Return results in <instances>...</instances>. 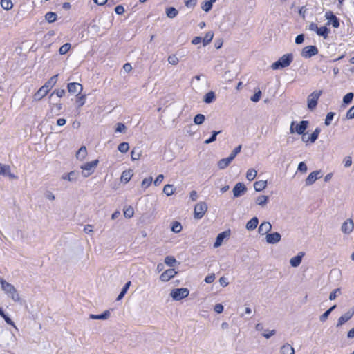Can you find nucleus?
Returning a JSON list of instances; mask_svg holds the SVG:
<instances>
[{"instance_id": "obj_22", "label": "nucleus", "mask_w": 354, "mask_h": 354, "mask_svg": "<svg viewBox=\"0 0 354 354\" xmlns=\"http://www.w3.org/2000/svg\"><path fill=\"white\" fill-rule=\"evenodd\" d=\"M259 220L257 217H253L246 223V229L249 231L254 230L258 225Z\"/></svg>"}, {"instance_id": "obj_60", "label": "nucleus", "mask_w": 354, "mask_h": 354, "mask_svg": "<svg viewBox=\"0 0 354 354\" xmlns=\"http://www.w3.org/2000/svg\"><path fill=\"white\" fill-rule=\"evenodd\" d=\"M330 313H330L328 310H327L326 311H325V312H324V313H323V314L319 317V320H320V322H325L327 320V319H328V316H329V315H330Z\"/></svg>"}, {"instance_id": "obj_44", "label": "nucleus", "mask_w": 354, "mask_h": 354, "mask_svg": "<svg viewBox=\"0 0 354 354\" xmlns=\"http://www.w3.org/2000/svg\"><path fill=\"white\" fill-rule=\"evenodd\" d=\"M215 0H209L205 1L202 5V9L205 12L210 10L212 8V3Z\"/></svg>"}, {"instance_id": "obj_37", "label": "nucleus", "mask_w": 354, "mask_h": 354, "mask_svg": "<svg viewBox=\"0 0 354 354\" xmlns=\"http://www.w3.org/2000/svg\"><path fill=\"white\" fill-rule=\"evenodd\" d=\"M325 17L328 22H338L337 17L331 11L326 12Z\"/></svg>"}, {"instance_id": "obj_15", "label": "nucleus", "mask_w": 354, "mask_h": 354, "mask_svg": "<svg viewBox=\"0 0 354 354\" xmlns=\"http://www.w3.org/2000/svg\"><path fill=\"white\" fill-rule=\"evenodd\" d=\"M266 239L268 243L275 244L281 241V236L279 232L268 233Z\"/></svg>"}, {"instance_id": "obj_21", "label": "nucleus", "mask_w": 354, "mask_h": 354, "mask_svg": "<svg viewBox=\"0 0 354 354\" xmlns=\"http://www.w3.org/2000/svg\"><path fill=\"white\" fill-rule=\"evenodd\" d=\"M352 315L350 314V311L346 312L344 315L339 317L337 319V327L342 326L344 323L351 319Z\"/></svg>"}, {"instance_id": "obj_13", "label": "nucleus", "mask_w": 354, "mask_h": 354, "mask_svg": "<svg viewBox=\"0 0 354 354\" xmlns=\"http://www.w3.org/2000/svg\"><path fill=\"white\" fill-rule=\"evenodd\" d=\"M320 171H314L311 172L305 180L306 185L309 186L313 185L317 179L321 178Z\"/></svg>"}, {"instance_id": "obj_25", "label": "nucleus", "mask_w": 354, "mask_h": 354, "mask_svg": "<svg viewBox=\"0 0 354 354\" xmlns=\"http://www.w3.org/2000/svg\"><path fill=\"white\" fill-rule=\"evenodd\" d=\"M132 177V171L131 170H125L122 173L120 180L121 182L127 183Z\"/></svg>"}, {"instance_id": "obj_59", "label": "nucleus", "mask_w": 354, "mask_h": 354, "mask_svg": "<svg viewBox=\"0 0 354 354\" xmlns=\"http://www.w3.org/2000/svg\"><path fill=\"white\" fill-rule=\"evenodd\" d=\"M346 118L348 120L354 118V105L348 110L346 112Z\"/></svg>"}, {"instance_id": "obj_34", "label": "nucleus", "mask_w": 354, "mask_h": 354, "mask_svg": "<svg viewBox=\"0 0 354 354\" xmlns=\"http://www.w3.org/2000/svg\"><path fill=\"white\" fill-rule=\"evenodd\" d=\"M257 174V171L254 169H250L246 173V178L249 181H252L256 178Z\"/></svg>"}, {"instance_id": "obj_41", "label": "nucleus", "mask_w": 354, "mask_h": 354, "mask_svg": "<svg viewBox=\"0 0 354 354\" xmlns=\"http://www.w3.org/2000/svg\"><path fill=\"white\" fill-rule=\"evenodd\" d=\"M129 149V145L128 142H123L120 144H119L118 147V149L121 153H126L128 151Z\"/></svg>"}, {"instance_id": "obj_54", "label": "nucleus", "mask_w": 354, "mask_h": 354, "mask_svg": "<svg viewBox=\"0 0 354 354\" xmlns=\"http://www.w3.org/2000/svg\"><path fill=\"white\" fill-rule=\"evenodd\" d=\"M70 48H71V44L68 43H66V44L62 45L59 48V54H61V55L66 54L69 50Z\"/></svg>"}, {"instance_id": "obj_58", "label": "nucleus", "mask_w": 354, "mask_h": 354, "mask_svg": "<svg viewBox=\"0 0 354 354\" xmlns=\"http://www.w3.org/2000/svg\"><path fill=\"white\" fill-rule=\"evenodd\" d=\"M261 96V91H259L256 92L250 98V100L254 102H257L259 101Z\"/></svg>"}, {"instance_id": "obj_50", "label": "nucleus", "mask_w": 354, "mask_h": 354, "mask_svg": "<svg viewBox=\"0 0 354 354\" xmlns=\"http://www.w3.org/2000/svg\"><path fill=\"white\" fill-rule=\"evenodd\" d=\"M354 97V94L353 93H348L346 95L343 97V102L346 104H350Z\"/></svg>"}, {"instance_id": "obj_49", "label": "nucleus", "mask_w": 354, "mask_h": 354, "mask_svg": "<svg viewBox=\"0 0 354 354\" xmlns=\"http://www.w3.org/2000/svg\"><path fill=\"white\" fill-rule=\"evenodd\" d=\"M335 113L334 112H329L327 113L324 124L326 126H329L331 124L332 120L335 116Z\"/></svg>"}, {"instance_id": "obj_14", "label": "nucleus", "mask_w": 354, "mask_h": 354, "mask_svg": "<svg viewBox=\"0 0 354 354\" xmlns=\"http://www.w3.org/2000/svg\"><path fill=\"white\" fill-rule=\"evenodd\" d=\"M67 88L69 93L80 95L83 90L82 85L77 82H71L68 84Z\"/></svg>"}, {"instance_id": "obj_56", "label": "nucleus", "mask_w": 354, "mask_h": 354, "mask_svg": "<svg viewBox=\"0 0 354 354\" xmlns=\"http://www.w3.org/2000/svg\"><path fill=\"white\" fill-rule=\"evenodd\" d=\"M126 129H127V127L123 123L118 122L116 124V128H115V131L116 133H123L125 131Z\"/></svg>"}, {"instance_id": "obj_61", "label": "nucleus", "mask_w": 354, "mask_h": 354, "mask_svg": "<svg viewBox=\"0 0 354 354\" xmlns=\"http://www.w3.org/2000/svg\"><path fill=\"white\" fill-rule=\"evenodd\" d=\"M297 169L303 173H306L307 171V166L304 162H301L299 165Z\"/></svg>"}, {"instance_id": "obj_16", "label": "nucleus", "mask_w": 354, "mask_h": 354, "mask_svg": "<svg viewBox=\"0 0 354 354\" xmlns=\"http://www.w3.org/2000/svg\"><path fill=\"white\" fill-rule=\"evenodd\" d=\"M272 230V225L270 222L264 221L259 227L258 232L261 235L268 234Z\"/></svg>"}, {"instance_id": "obj_30", "label": "nucleus", "mask_w": 354, "mask_h": 354, "mask_svg": "<svg viewBox=\"0 0 354 354\" xmlns=\"http://www.w3.org/2000/svg\"><path fill=\"white\" fill-rule=\"evenodd\" d=\"M215 98L216 95L214 92L209 91L204 96L203 101L207 104H210L215 100Z\"/></svg>"}, {"instance_id": "obj_4", "label": "nucleus", "mask_w": 354, "mask_h": 354, "mask_svg": "<svg viewBox=\"0 0 354 354\" xmlns=\"http://www.w3.org/2000/svg\"><path fill=\"white\" fill-rule=\"evenodd\" d=\"M308 121L302 120L299 124H297L295 127H294L295 124V122H292L290 127V132L293 133L295 132L297 133L299 135H302L304 133V131L306 130L308 126Z\"/></svg>"}, {"instance_id": "obj_12", "label": "nucleus", "mask_w": 354, "mask_h": 354, "mask_svg": "<svg viewBox=\"0 0 354 354\" xmlns=\"http://www.w3.org/2000/svg\"><path fill=\"white\" fill-rule=\"evenodd\" d=\"M176 274L177 272L174 269H167L161 274L160 279L163 282H167L172 279Z\"/></svg>"}, {"instance_id": "obj_38", "label": "nucleus", "mask_w": 354, "mask_h": 354, "mask_svg": "<svg viewBox=\"0 0 354 354\" xmlns=\"http://www.w3.org/2000/svg\"><path fill=\"white\" fill-rule=\"evenodd\" d=\"M178 10L174 7H169L166 10V14L168 17L173 18L178 15Z\"/></svg>"}, {"instance_id": "obj_43", "label": "nucleus", "mask_w": 354, "mask_h": 354, "mask_svg": "<svg viewBox=\"0 0 354 354\" xmlns=\"http://www.w3.org/2000/svg\"><path fill=\"white\" fill-rule=\"evenodd\" d=\"M45 18L48 22H55L57 19V15L55 12H49L46 14Z\"/></svg>"}, {"instance_id": "obj_32", "label": "nucleus", "mask_w": 354, "mask_h": 354, "mask_svg": "<svg viewBox=\"0 0 354 354\" xmlns=\"http://www.w3.org/2000/svg\"><path fill=\"white\" fill-rule=\"evenodd\" d=\"M320 131L321 129L318 127L315 129L310 136H309L310 142L314 143L317 140Z\"/></svg>"}, {"instance_id": "obj_62", "label": "nucleus", "mask_w": 354, "mask_h": 354, "mask_svg": "<svg viewBox=\"0 0 354 354\" xmlns=\"http://www.w3.org/2000/svg\"><path fill=\"white\" fill-rule=\"evenodd\" d=\"M65 90L64 89H60V90H55L50 95L52 96L53 94H56V95L58 97H62L65 95Z\"/></svg>"}, {"instance_id": "obj_23", "label": "nucleus", "mask_w": 354, "mask_h": 354, "mask_svg": "<svg viewBox=\"0 0 354 354\" xmlns=\"http://www.w3.org/2000/svg\"><path fill=\"white\" fill-rule=\"evenodd\" d=\"M303 255H304L303 253H300V254H297V256L291 258V259L290 261V263L291 266L294 267V268L298 267L301 262Z\"/></svg>"}, {"instance_id": "obj_11", "label": "nucleus", "mask_w": 354, "mask_h": 354, "mask_svg": "<svg viewBox=\"0 0 354 354\" xmlns=\"http://www.w3.org/2000/svg\"><path fill=\"white\" fill-rule=\"evenodd\" d=\"M354 228V223L351 218H348L344 221L341 227V230L344 234H349Z\"/></svg>"}, {"instance_id": "obj_28", "label": "nucleus", "mask_w": 354, "mask_h": 354, "mask_svg": "<svg viewBox=\"0 0 354 354\" xmlns=\"http://www.w3.org/2000/svg\"><path fill=\"white\" fill-rule=\"evenodd\" d=\"M87 154L86 148L84 146L81 147L76 153V158L80 160L84 159Z\"/></svg>"}, {"instance_id": "obj_53", "label": "nucleus", "mask_w": 354, "mask_h": 354, "mask_svg": "<svg viewBox=\"0 0 354 354\" xmlns=\"http://www.w3.org/2000/svg\"><path fill=\"white\" fill-rule=\"evenodd\" d=\"M168 62L171 65H177L179 62V59L176 55H171L167 58Z\"/></svg>"}, {"instance_id": "obj_48", "label": "nucleus", "mask_w": 354, "mask_h": 354, "mask_svg": "<svg viewBox=\"0 0 354 354\" xmlns=\"http://www.w3.org/2000/svg\"><path fill=\"white\" fill-rule=\"evenodd\" d=\"M152 181H153V178L151 176L143 179V180L142 181V183H141L142 187L143 189H147L148 187L150 186Z\"/></svg>"}, {"instance_id": "obj_27", "label": "nucleus", "mask_w": 354, "mask_h": 354, "mask_svg": "<svg viewBox=\"0 0 354 354\" xmlns=\"http://www.w3.org/2000/svg\"><path fill=\"white\" fill-rule=\"evenodd\" d=\"M267 186L266 180H259L254 183V188L257 192H261Z\"/></svg>"}, {"instance_id": "obj_40", "label": "nucleus", "mask_w": 354, "mask_h": 354, "mask_svg": "<svg viewBox=\"0 0 354 354\" xmlns=\"http://www.w3.org/2000/svg\"><path fill=\"white\" fill-rule=\"evenodd\" d=\"M10 171V167L8 165L0 163V174L6 176Z\"/></svg>"}, {"instance_id": "obj_35", "label": "nucleus", "mask_w": 354, "mask_h": 354, "mask_svg": "<svg viewBox=\"0 0 354 354\" xmlns=\"http://www.w3.org/2000/svg\"><path fill=\"white\" fill-rule=\"evenodd\" d=\"M213 37H214V34L212 32L209 31V32H207L205 36L203 38H202L203 46H206L209 43H210L213 39Z\"/></svg>"}, {"instance_id": "obj_5", "label": "nucleus", "mask_w": 354, "mask_h": 354, "mask_svg": "<svg viewBox=\"0 0 354 354\" xmlns=\"http://www.w3.org/2000/svg\"><path fill=\"white\" fill-rule=\"evenodd\" d=\"M322 94V90H316L310 94L308 97V108L310 110H313L316 108L318 102V100L320 95Z\"/></svg>"}, {"instance_id": "obj_31", "label": "nucleus", "mask_w": 354, "mask_h": 354, "mask_svg": "<svg viewBox=\"0 0 354 354\" xmlns=\"http://www.w3.org/2000/svg\"><path fill=\"white\" fill-rule=\"evenodd\" d=\"M175 188L173 185L167 184L163 188V192L167 196H171L175 192Z\"/></svg>"}, {"instance_id": "obj_46", "label": "nucleus", "mask_w": 354, "mask_h": 354, "mask_svg": "<svg viewBox=\"0 0 354 354\" xmlns=\"http://www.w3.org/2000/svg\"><path fill=\"white\" fill-rule=\"evenodd\" d=\"M342 294L341 288H338L332 291L329 295L330 300H334L336 297Z\"/></svg>"}, {"instance_id": "obj_57", "label": "nucleus", "mask_w": 354, "mask_h": 354, "mask_svg": "<svg viewBox=\"0 0 354 354\" xmlns=\"http://www.w3.org/2000/svg\"><path fill=\"white\" fill-rule=\"evenodd\" d=\"M85 95H77V102L78 104L79 107L82 106L85 104Z\"/></svg>"}, {"instance_id": "obj_1", "label": "nucleus", "mask_w": 354, "mask_h": 354, "mask_svg": "<svg viewBox=\"0 0 354 354\" xmlns=\"http://www.w3.org/2000/svg\"><path fill=\"white\" fill-rule=\"evenodd\" d=\"M0 283L1 285L2 290L9 297L15 302H19L20 301V296L12 284L7 282L1 277H0Z\"/></svg>"}, {"instance_id": "obj_26", "label": "nucleus", "mask_w": 354, "mask_h": 354, "mask_svg": "<svg viewBox=\"0 0 354 354\" xmlns=\"http://www.w3.org/2000/svg\"><path fill=\"white\" fill-rule=\"evenodd\" d=\"M281 354H295L294 348L289 344H286L281 347Z\"/></svg>"}, {"instance_id": "obj_29", "label": "nucleus", "mask_w": 354, "mask_h": 354, "mask_svg": "<svg viewBox=\"0 0 354 354\" xmlns=\"http://www.w3.org/2000/svg\"><path fill=\"white\" fill-rule=\"evenodd\" d=\"M269 197L268 196L261 195L256 198V203L261 207H263L268 202Z\"/></svg>"}, {"instance_id": "obj_39", "label": "nucleus", "mask_w": 354, "mask_h": 354, "mask_svg": "<svg viewBox=\"0 0 354 354\" xmlns=\"http://www.w3.org/2000/svg\"><path fill=\"white\" fill-rule=\"evenodd\" d=\"M205 119V118L204 115L198 113L194 118V122L197 125H200L204 122Z\"/></svg>"}, {"instance_id": "obj_52", "label": "nucleus", "mask_w": 354, "mask_h": 354, "mask_svg": "<svg viewBox=\"0 0 354 354\" xmlns=\"http://www.w3.org/2000/svg\"><path fill=\"white\" fill-rule=\"evenodd\" d=\"M79 176V174L76 171H71L68 174V181H75Z\"/></svg>"}, {"instance_id": "obj_33", "label": "nucleus", "mask_w": 354, "mask_h": 354, "mask_svg": "<svg viewBox=\"0 0 354 354\" xmlns=\"http://www.w3.org/2000/svg\"><path fill=\"white\" fill-rule=\"evenodd\" d=\"M221 133V131H213L212 132V136H210V138L207 139V140H205L204 141V143L206 144V145H208V144H210V143L214 142L216 140L217 135H218Z\"/></svg>"}, {"instance_id": "obj_6", "label": "nucleus", "mask_w": 354, "mask_h": 354, "mask_svg": "<svg viewBox=\"0 0 354 354\" xmlns=\"http://www.w3.org/2000/svg\"><path fill=\"white\" fill-rule=\"evenodd\" d=\"M189 294V290L187 288H180L172 290L170 296L174 301H180L186 298Z\"/></svg>"}, {"instance_id": "obj_8", "label": "nucleus", "mask_w": 354, "mask_h": 354, "mask_svg": "<svg viewBox=\"0 0 354 354\" xmlns=\"http://www.w3.org/2000/svg\"><path fill=\"white\" fill-rule=\"evenodd\" d=\"M309 30L315 31L319 36L324 39L328 37L330 30L326 26L318 27L317 24H310Z\"/></svg>"}, {"instance_id": "obj_24", "label": "nucleus", "mask_w": 354, "mask_h": 354, "mask_svg": "<svg viewBox=\"0 0 354 354\" xmlns=\"http://www.w3.org/2000/svg\"><path fill=\"white\" fill-rule=\"evenodd\" d=\"M232 161V159L228 156L227 158H223L218 162V167L220 169H225Z\"/></svg>"}, {"instance_id": "obj_7", "label": "nucleus", "mask_w": 354, "mask_h": 354, "mask_svg": "<svg viewBox=\"0 0 354 354\" xmlns=\"http://www.w3.org/2000/svg\"><path fill=\"white\" fill-rule=\"evenodd\" d=\"M207 210V205L205 202H200L194 207V218L201 219Z\"/></svg>"}, {"instance_id": "obj_42", "label": "nucleus", "mask_w": 354, "mask_h": 354, "mask_svg": "<svg viewBox=\"0 0 354 354\" xmlns=\"http://www.w3.org/2000/svg\"><path fill=\"white\" fill-rule=\"evenodd\" d=\"M1 6L5 10H10L12 8L13 4L10 0H1Z\"/></svg>"}, {"instance_id": "obj_17", "label": "nucleus", "mask_w": 354, "mask_h": 354, "mask_svg": "<svg viewBox=\"0 0 354 354\" xmlns=\"http://www.w3.org/2000/svg\"><path fill=\"white\" fill-rule=\"evenodd\" d=\"M230 235V232L227 231H224L221 233H219L216 236V241L214 244V248H218L221 246L223 242L224 239Z\"/></svg>"}, {"instance_id": "obj_45", "label": "nucleus", "mask_w": 354, "mask_h": 354, "mask_svg": "<svg viewBox=\"0 0 354 354\" xmlns=\"http://www.w3.org/2000/svg\"><path fill=\"white\" fill-rule=\"evenodd\" d=\"M141 156V152L137 149H133L131 152V157L133 160H137L140 158Z\"/></svg>"}, {"instance_id": "obj_2", "label": "nucleus", "mask_w": 354, "mask_h": 354, "mask_svg": "<svg viewBox=\"0 0 354 354\" xmlns=\"http://www.w3.org/2000/svg\"><path fill=\"white\" fill-rule=\"evenodd\" d=\"M293 60V55L291 53L283 55L277 61L272 63L271 68L273 70H279L286 68L290 65Z\"/></svg>"}, {"instance_id": "obj_47", "label": "nucleus", "mask_w": 354, "mask_h": 354, "mask_svg": "<svg viewBox=\"0 0 354 354\" xmlns=\"http://www.w3.org/2000/svg\"><path fill=\"white\" fill-rule=\"evenodd\" d=\"M134 210L132 207L129 206L128 207H126L124 210V215L127 218H131L133 216Z\"/></svg>"}, {"instance_id": "obj_51", "label": "nucleus", "mask_w": 354, "mask_h": 354, "mask_svg": "<svg viewBox=\"0 0 354 354\" xmlns=\"http://www.w3.org/2000/svg\"><path fill=\"white\" fill-rule=\"evenodd\" d=\"M176 262V259L172 256H167L165 259V263L167 266L172 267L174 266V263Z\"/></svg>"}, {"instance_id": "obj_10", "label": "nucleus", "mask_w": 354, "mask_h": 354, "mask_svg": "<svg viewBox=\"0 0 354 354\" xmlns=\"http://www.w3.org/2000/svg\"><path fill=\"white\" fill-rule=\"evenodd\" d=\"M247 191L245 185L242 183H238L233 188V195L234 198H238L244 194Z\"/></svg>"}, {"instance_id": "obj_64", "label": "nucleus", "mask_w": 354, "mask_h": 354, "mask_svg": "<svg viewBox=\"0 0 354 354\" xmlns=\"http://www.w3.org/2000/svg\"><path fill=\"white\" fill-rule=\"evenodd\" d=\"M164 176L163 174H159L155 179L153 183L155 186H158L163 180Z\"/></svg>"}, {"instance_id": "obj_63", "label": "nucleus", "mask_w": 354, "mask_h": 354, "mask_svg": "<svg viewBox=\"0 0 354 354\" xmlns=\"http://www.w3.org/2000/svg\"><path fill=\"white\" fill-rule=\"evenodd\" d=\"M343 162L345 167H349L352 165V158L351 156H346Z\"/></svg>"}, {"instance_id": "obj_36", "label": "nucleus", "mask_w": 354, "mask_h": 354, "mask_svg": "<svg viewBox=\"0 0 354 354\" xmlns=\"http://www.w3.org/2000/svg\"><path fill=\"white\" fill-rule=\"evenodd\" d=\"M182 230V225L178 221H174L171 223V231L174 233H179Z\"/></svg>"}, {"instance_id": "obj_18", "label": "nucleus", "mask_w": 354, "mask_h": 354, "mask_svg": "<svg viewBox=\"0 0 354 354\" xmlns=\"http://www.w3.org/2000/svg\"><path fill=\"white\" fill-rule=\"evenodd\" d=\"M58 75H55L51 77L44 85L46 91H50V90L56 84L57 81Z\"/></svg>"}, {"instance_id": "obj_20", "label": "nucleus", "mask_w": 354, "mask_h": 354, "mask_svg": "<svg viewBox=\"0 0 354 354\" xmlns=\"http://www.w3.org/2000/svg\"><path fill=\"white\" fill-rule=\"evenodd\" d=\"M48 93V91H46L45 88L42 86L33 95V99L35 101L41 100Z\"/></svg>"}, {"instance_id": "obj_55", "label": "nucleus", "mask_w": 354, "mask_h": 354, "mask_svg": "<svg viewBox=\"0 0 354 354\" xmlns=\"http://www.w3.org/2000/svg\"><path fill=\"white\" fill-rule=\"evenodd\" d=\"M241 148H242L241 145H239L231 152V153L229 156L232 159V160L235 158V157L237 156V154L240 153Z\"/></svg>"}, {"instance_id": "obj_19", "label": "nucleus", "mask_w": 354, "mask_h": 354, "mask_svg": "<svg viewBox=\"0 0 354 354\" xmlns=\"http://www.w3.org/2000/svg\"><path fill=\"white\" fill-rule=\"evenodd\" d=\"M111 313L110 310H106L104 311L102 314L100 315H94V314H90L89 318L92 319H102V320H106L109 319L110 317Z\"/></svg>"}, {"instance_id": "obj_3", "label": "nucleus", "mask_w": 354, "mask_h": 354, "mask_svg": "<svg viewBox=\"0 0 354 354\" xmlns=\"http://www.w3.org/2000/svg\"><path fill=\"white\" fill-rule=\"evenodd\" d=\"M98 160H95L91 162H86L84 165H82L80 168L82 169V174L84 177H88L90 175H91L94 171L96 167L98 165Z\"/></svg>"}, {"instance_id": "obj_9", "label": "nucleus", "mask_w": 354, "mask_h": 354, "mask_svg": "<svg viewBox=\"0 0 354 354\" xmlns=\"http://www.w3.org/2000/svg\"><path fill=\"white\" fill-rule=\"evenodd\" d=\"M318 53V49L315 46H308L303 48L301 56L304 58H310Z\"/></svg>"}]
</instances>
